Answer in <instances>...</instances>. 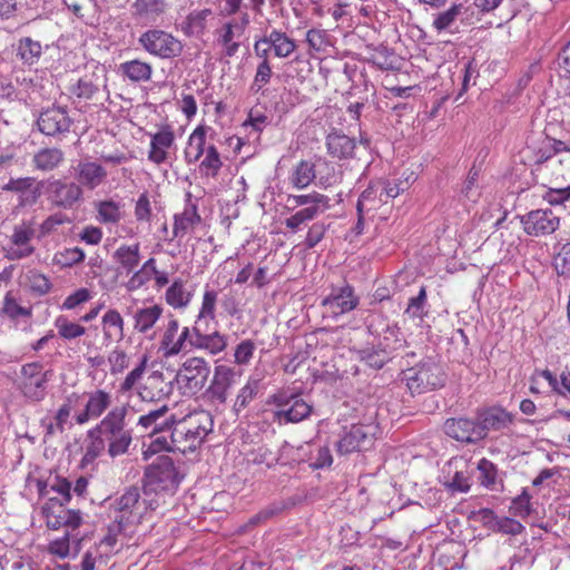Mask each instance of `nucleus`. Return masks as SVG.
<instances>
[{
    "label": "nucleus",
    "instance_id": "56",
    "mask_svg": "<svg viewBox=\"0 0 570 570\" xmlns=\"http://www.w3.org/2000/svg\"><path fill=\"white\" fill-rule=\"evenodd\" d=\"M553 267L558 275L570 277V242L563 244L554 255Z\"/></svg>",
    "mask_w": 570,
    "mask_h": 570
},
{
    "label": "nucleus",
    "instance_id": "15",
    "mask_svg": "<svg viewBox=\"0 0 570 570\" xmlns=\"http://www.w3.org/2000/svg\"><path fill=\"white\" fill-rule=\"evenodd\" d=\"M444 433L461 443L476 444L483 440L476 416L474 419L460 416L444 422Z\"/></svg>",
    "mask_w": 570,
    "mask_h": 570
},
{
    "label": "nucleus",
    "instance_id": "20",
    "mask_svg": "<svg viewBox=\"0 0 570 570\" xmlns=\"http://www.w3.org/2000/svg\"><path fill=\"white\" fill-rule=\"evenodd\" d=\"M476 419L483 440L490 431H502L513 422V415L500 406H491L478 410Z\"/></svg>",
    "mask_w": 570,
    "mask_h": 570
},
{
    "label": "nucleus",
    "instance_id": "40",
    "mask_svg": "<svg viewBox=\"0 0 570 570\" xmlns=\"http://www.w3.org/2000/svg\"><path fill=\"white\" fill-rule=\"evenodd\" d=\"M191 299V293L185 288L181 279H176L166 291V302L174 308L186 307Z\"/></svg>",
    "mask_w": 570,
    "mask_h": 570
},
{
    "label": "nucleus",
    "instance_id": "51",
    "mask_svg": "<svg viewBox=\"0 0 570 570\" xmlns=\"http://www.w3.org/2000/svg\"><path fill=\"white\" fill-rule=\"evenodd\" d=\"M540 374L548 381L553 391L570 399V372L563 371L559 380L549 370H544Z\"/></svg>",
    "mask_w": 570,
    "mask_h": 570
},
{
    "label": "nucleus",
    "instance_id": "9",
    "mask_svg": "<svg viewBox=\"0 0 570 570\" xmlns=\"http://www.w3.org/2000/svg\"><path fill=\"white\" fill-rule=\"evenodd\" d=\"M274 404L278 407L274 413V420L281 424L298 423L307 419L312 412V405L295 394L279 393L273 396Z\"/></svg>",
    "mask_w": 570,
    "mask_h": 570
},
{
    "label": "nucleus",
    "instance_id": "36",
    "mask_svg": "<svg viewBox=\"0 0 570 570\" xmlns=\"http://www.w3.org/2000/svg\"><path fill=\"white\" fill-rule=\"evenodd\" d=\"M106 446L108 448L104 436L95 428L90 429L86 436L85 454L81 460L82 466L92 463L99 458L105 452Z\"/></svg>",
    "mask_w": 570,
    "mask_h": 570
},
{
    "label": "nucleus",
    "instance_id": "6",
    "mask_svg": "<svg viewBox=\"0 0 570 570\" xmlns=\"http://www.w3.org/2000/svg\"><path fill=\"white\" fill-rule=\"evenodd\" d=\"M210 365L203 357H189L177 372L176 381L184 395L194 396L206 385Z\"/></svg>",
    "mask_w": 570,
    "mask_h": 570
},
{
    "label": "nucleus",
    "instance_id": "57",
    "mask_svg": "<svg viewBox=\"0 0 570 570\" xmlns=\"http://www.w3.org/2000/svg\"><path fill=\"white\" fill-rule=\"evenodd\" d=\"M70 219L67 215L62 213H55L49 215L39 226H38V238L50 235L52 232L57 229L58 226L63 224H69Z\"/></svg>",
    "mask_w": 570,
    "mask_h": 570
},
{
    "label": "nucleus",
    "instance_id": "41",
    "mask_svg": "<svg viewBox=\"0 0 570 570\" xmlns=\"http://www.w3.org/2000/svg\"><path fill=\"white\" fill-rule=\"evenodd\" d=\"M114 258L128 274L131 273L140 262L139 245L120 246L114 253Z\"/></svg>",
    "mask_w": 570,
    "mask_h": 570
},
{
    "label": "nucleus",
    "instance_id": "34",
    "mask_svg": "<svg viewBox=\"0 0 570 570\" xmlns=\"http://www.w3.org/2000/svg\"><path fill=\"white\" fill-rule=\"evenodd\" d=\"M330 207H324L322 205H313L306 206L284 220V224L287 229L293 233H296L302 229L308 222L315 219L318 215L325 213Z\"/></svg>",
    "mask_w": 570,
    "mask_h": 570
},
{
    "label": "nucleus",
    "instance_id": "13",
    "mask_svg": "<svg viewBox=\"0 0 570 570\" xmlns=\"http://www.w3.org/2000/svg\"><path fill=\"white\" fill-rule=\"evenodd\" d=\"M72 119L66 108L52 106L41 111L37 119L39 131L49 137L59 138L70 131Z\"/></svg>",
    "mask_w": 570,
    "mask_h": 570
},
{
    "label": "nucleus",
    "instance_id": "38",
    "mask_svg": "<svg viewBox=\"0 0 570 570\" xmlns=\"http://www.w3.org/2000/svg\"><path fill=\"white\" fill-rule=\"evenodd\" d=\"M206 129L198 126L189 136L188 144L185 149V159L188 164H194L200 159L206 151Z\"/></svg>",
    "mask_w": 570,
    "mask_h": 570
},
{
    "label": "nucleus",
    "instance_id": "64",
    "mask_svg": "<svg viewBox=\"0 0 570 570\" xmlns=\"http://www.w3.org/2000/svg\"><path fill=\"white\" fill-rule=\"evenodd\" d=\"M99 91V86L95 83L91 78L83 77L78 80L73 94L78 98L92 99L94 96Z\"/></svg>",
    "mask_w": 570,
    "mask_h": 570
},
{
    "label": "nucleus",
    "instance_id": "44",
    "mask_svg": "<svg viewBox=\"0 0 570 570\" xmlns=\"http://www.w3.org/2000/svg\"><path fill=\"white\" fill-rule=\"evenodd\" d=\"M487 513L491 514V517H492L491 529L494 532H501L504 534L517 535V534H520L524 530V527L518 520H514V519L508 518V517H501V518L497 517L490 510L487 511Z\"/></svg>",
    "mask_w": 570,
    "mask_h": 570
},
{
    "label": "nucleus",
    "instance_id": "62",
    "mask_svg": "<svg viewBox=\"0 0 570 570\" xmlns=\"http://www.w3.org/2000/svg\"><path fill=\"white\" fill-rule=\"evenodd\" d=\"M1 313L11 320H17L19 317H28L31 315L30 309L20 306L10 294H7L4 297Z\"/></svg>",
    "mask_w": 570,
    "mask_h": 570
},
{
    "label": "nucleus",
    "instance_id": "32",
    "mask_svg": "<svg viewBox=\"0 0 570 570\" xmlns=\"http://www.w3.org/2000/svg\"><path fill=\"white\" fill-rule=\"evenodd\" d=\"M203 332L204 330H200L199 327L195 328V348L206 350L213 355H216L226 348L227 338L225 335H222L217 330H213L210 334H203Z\"/></svg>",
    "mask_w": 570,
    "mask_h": 570
},
{
    "label": "nucleus",
    "instance_id": "50",
    "mask_svg": "<svg viewBox=\"0 0 570 570\" xmlns=\"http://www.w3.org/2000/svg\"><path fill=\"white\" fill-rule=\"evenodd\" d=\"M55 326L58 330L59 336L65 340H73L86 333V328L82 325L73 323L65 316L57 317Z\"/></svg>",
    "mask_w": 570,
    "mask_h": 570
},
{
    "label": "nucleus",
    "instance_id": "33",
    "mask_svg": "<svg viewBox=\"0 0 570 570\" xmlns=\"http://www.w3.org/2000/svg\"><path fill=\"white\" fill-rule=\"evenodd\" d=\"M266 46L274 50V55L278 58L289 57L296 49L294 39L289 38L285 32L279 30H272L268 36L263 38Z\"/></svg>",
    "mask_w": 570,
    "mask_h": 570
},
{
    "label": "nucleus",
    "instance_id": "3",
    "mask_svg": "<svg viewBox=\"0 0 570 570\" xmlns=\"http://www.w3.org/2000/svg\"><path fill=\"white\" fill-rule=\"evenodd\" d=\"M127 413L128 407L126 405L116 406L94 426L104 436L108 445L107 452L111 458L127 453L131 444V432L126 429Z\"/></svg>",
    "mask_w": 570,
    "mask_h": 570
},
{
    "label": "nucleus",
    "instance_id": "12",
    "mask_svg": "<svg viewBox=\"0 0 570 570\" xmlns=\"http://www.w3.org/2000/svg\"><path fill=\"white\" fill-rule=\"evenodd\" d=\"M21 391L24 396L33 401H40L46 395V384L51 376V371L42 372V364L32 362L21 367Z\"/></svg>",
    "mask_w": 570,
    "mask_h": 570
},
{
    "label": "nucleus",
    "instance_id": "10",
    "mask_svg": "<svg viewBox=\"0 0 570 570\" xmlns=\"http://www.w3.org/2000/svg\"><path fill=\"white\" fill-rule=\"evenodd\" d=\"M358 303L360 298L355 294L354 287L342 282L331 286L330 293L322 301V306L327 314L337 317L355 309Z\"/></svg>",
    "mask_w": 570,
    "mask_h": 570
},
{
    "label": "nucleus",
    "instance_id": "47",
    "mask_svg": "<svg viewBox=\"0 0 570 570\" xmlns=\"http://www.w3.org/2000/svg\"><path fill=\"white\" fill-rule=\"evenodd\" d=\"M41 45L29 37L22 38L18 45V56L28 65L35 63L41 56Z\"/></svg>",
    "mask_w": 570,
    "mask_h": 570
},
{
    "label": "nucleus",
    "instance_id": "14",
    "mask_svg": "<svg viewBox=\"0 0 570 570\" xmlns=\"http://www.w3.org/2000/svg\"><path fill=\"white\" fill-rule=\"evenodd\" d=\"M146 478L150 485L161 490L177 488L180 482L174 461L168 455L158 456L147 469Z\"/></svg>",
    "mask_w": 570,
    "mask_h": 570
},
{
    "label": "nucleus",
    "instance_id": "46",
    "mask_svg": "<svg viewBox=\"0 0 570 570\" xmlns=\"http://www.w3.org/2000/svg\"><path fill=\"white\" fill-rule=\"evenodd\" d=\"M223 163L219 153L214 145L206 148L205 158L199 165L200 171L207 177H216L220 170Z\"/></svg>",
    "mask_w": 570,
    "mask_h": 570
},
{
    "label": "nucleus",
    "instance_id": "55",
    "mask_svg": "<svg viewBox=\"0 0 570 570\" xmlns=\"http://www.w3.org/2000/svg\"><path fill=\"white\" fill-rule=\"evenodd\" d=\"M273 76L269 60L261 61L256 68L254 80L250 85V90L255 94L263 90L264 86L271 81Z\"/></svg>",
    "mask_w": 570,
    "mask_h": 570
},
{
    "label": "nucleus",
    "instance_id": "39",
    "mask_svg": "<svg viewBox=\"0 0 570 570\" xmlns=\"http://www.w3.org/2000/svg\"><path fill=\"white\" fill-rule=\"evenodd\" d=\"M119 71L134 82L148 81L151 78L153 68L140 60H130L119 65Z\"/></svg>",
    "mask_w": 570,
    "mask_h": 570
},
{
    "label": "nucleus",
    "instance_id": "24",
    "mask_svg": "<svg viewBox=\"0 0 570 570\" xmlns=\"http://www.w3.org/2000/svg\"><path fill=\"white\" fill-rule=\"evenodd\" d=\"M65 163V153L58 147H42L31 158L35 170L50 173L58 169Z\"/></svg>",
    "mask_w": 570,
    "mask_h": 570
},
{
    "label": "nucleus",
    "instance_id": "54",
    "mask_svg": "<svg viewBox=\"0 0 570 570\" xmlns=\"http://www.w3.org/2000/svg\"><path fill=\"white\" fill-rule=\"evenodd\" d=\"M258 392V381L249 380L238 392L234 407L236 411L245 409L256 396Z\"/></svg>",
    "mask_w": 570,
    "mask_h": 570
},
{
    "label": "nucleus",
    "instance_id": "16",
    "mask_svg": "<svg viewBox=\"0 0 570 570\" xmlns=\"http://www.w3.org/2000/svg\"><path fill=\"white\" fill-rule=\"evenodd\" d=\"M42 181H37L35 177L10 178L3 186V190L17 194L16 208L31 207L36 205L41 197Z\"/></svg>",
    "mask_w": 570,
    "mask_h": 570
},
{
    "label": "nucleus",
    "instance_id": "27",
    "mask_svg": "<svg viewBox=\"0 0 570 570\" xmlns=\"http://www.w3.org/2000/svg\"><path fill=\"white\" fill-rule=\"evenodd\" d=\"M202 220L197 206L191 203L190 195L188 194L187 204L180 214L174 216L173 236L181 237L195 225Z\"/></svg>",
    "mask_w": 570,
    "mask_h": 570
},
{
    "label": "nucleus",
    "instance_id": "8",
    "mask_svg": "<svg viewBox=\"0 0 570 570\" xmlns=\"http://www.w3.org/2000/svg\"><path fill=\"white\" fill-rule=\"evenodd\" d=\"M138 42L147 52L163 59L179 56L184 48L177 38L159 29L147 30L139 37Z\"/></svg>",
    "mask_w": 570,
    "mask_h": 570
},
{
    "label": "nucleus",
    "instance_id": "31",
    "mask_svg": "<svg viewBox=\"0 0 570 570\" xmlns=\"http://www.w3.org/2000/svg\"><path fill=\"white\" fill-rule=\"evenodd\" d=\"M165 0H135L131 4L132 16L148 21L155 22L166 10Z\"/></svg>",
    "mask_w": 570,
    "mask_h": 570
},
{
    "label": "nucleus",
    "instance_id": "23",
    "mask_svg": "<svg viewBox=\"0 0 570 570\" xmlns=\"http://www.w3.org/2000/svg\"><path fill=\"white\" fill-rule=\"evenodd\" d=\"M106 177V169L95 161L81 160L75 167L76 184L80 185L81 188L95 189Z\"/></svg>",
    "mask_w": 570,
    "mask_h": 570
},
{
    "label": "nucleus",
    "instance_id": "60",
    "mask_svg": "<svg viewBox=\"0 0 570 570\" xmlns=\"http://www.w3.org/2000/svg\"><path fill=\"white\" fill-rule=\"evenodd\" d=\"M531 497L528 493L527 490H523L522 493L518 497H515L510 505V512L513 515L520 517V518H527L532 512L531 507Z\"/></svg>",
    "mask_w": 570,
    "mask_h": 570
},
{
    "label": "nucleus",
    "instance_id": "63",
    "mask_svg": "<svg viewBox=\"0 0 570 570\" xmlns=\"http://www.w3.org/2000/svg\"><path fill=\"white\" fill-rule=\"evenodd\" d=\"M255 351V344L250 340H244L235 347L234 358L238 365H246L249 363Z\"/></svg>",
    "mask_w": 570,
    "mask_h": 570
},
{
    "label": "nucleus",
    "instance_id": "42",
    "mask_svg": "<svg viewBox=\"0 0 570 570\" xmlns=\"http://www.w3.org/2000/svg\"><path fill=\"white\" fill-rule=\"evenodd\" d=\"M286 203L291 209H295L301 206H313L316 204L324 207H330V198L317 191L304 195H289L286 199Z\"/></svg>",
    "mask_w": 570,
    "mask_h": 570
},
{
    "label": "nucleus",
    "instance_id": "25",
    "mask_svg": "<svg viewBox=\"0 0 570 570\" xmlns=\"http://www.w3.org/2000/svg\"><path fill=\"white\" fill-rule=\"evenodd\" d=\"M169 407L167 404L161 405L156 410H150L147 414H144L138 420V425L145 430L150 429L151 434H158L165 430H170L174 424V416L167 417Z\"/></svg>",
    "mask_w": 570,
    "mask_h": 570
},
{
    "label": "nucleus",
    "instance_id": "7",
    "mask_svg": "<svg viewBox=\"0 0 570 570\" xmlns=\"http://www.w3.org/2000/svg\"><path fill=\"white\" fill-rule=\"evenodd\" d=\"M65 502L58 497H50L41 508L42 517L49 529L59 530L62 527L75 530L82 522L79 510L67 509Z\"/></svg>",
    "mask_w": 570,
    "mask_h": 570
},
{
    "label": "nucleus",
    "instance_id": "37",
    "mask_svg": "<svg viewBox=\"0 0 570 570\" xmlns=\"http://www.w3.org/2000/svg\"><path fill=\"white\" fill-rule=\"evenodd\" d=\"M392 354V346L385 344L384 346L366 347L360 351V358L370 367L380 370L390 360Z\"/></svg>",
    "mask_w": 570,
    "mask_h": 570
},
{
    "label": "nucleus",
    "instance_id": "35",
    "mask_svg": "<svg viewBox=\"0 0 570 570\" xmlns=\"http://www.w3.org/2000/svg\"><path fill=\"white\" fill-rule=\"evenodd\" d=\"M316 178L315 165L311 160H301L294 168L288 178L289 184L297 188L308 187Z\"/></svg>",
    "mask_w": 570,
    "mask_h": 570
},
{
    "label": "nucleus",
    "instance_id": "59",
    "mask_svg": "<svg viewBox=\"0 0 570 570\" xmlns=\"http://www.w3.org/2000/svg\"><path fill=\"white\" fill-rule=\"evenodd\" d=\"M98 218L102 223H118L121 218L119 206L112 200L99 203Z\"/></svg>",
    "mask_w": 570,
    "mask_h": 570
},
{
    "label": "nucleus",
    "instance_id": "18",
    "mask_svg": "<svg viewBox=\"0 0 570 570\" xmlns=\"http://www.w3.org/2000/svg\"><path fill=\"white\" fill-rule=\"evenodd\" d=\"M525 234L530 236H542L552 234L559 227V217L549 208L535 209L521 217Z\"/></svg>",
    "mask_w": 570,
    "mask_h": 570
},
{
    "label": "nucleus",
    "instance_id": "19",
    "mask_svg": "<svg viewBox=\"0 0 570 570\" xmlns=\"http://www.w3.org/2000/svg\"><path fill=\"white\" fill-rule=\"evenodd\" d=\"M37 226L36 217L22 219L13 226L10 240L17 248L11 252V258L21 259L29 257L35 252V247L30 243L38 236Z\"/></svg>",
    "mask_w": 570,
    "mask_h": 570
},
{
    "label": "nucleus",
    "instance_id": "2",
    "mask_svg": "<svg viewBox=\"0 0 570 570\" xmlns=\"http://www.w3.org/2000/svg\"><path fill=\"white\" fill-rule=\"evenodd\" d=\"M171 442L177 451H193L213 430V417L207 411H197L175 422L170 428Z\"/></svg>",
    "mask_w": 570,
    "mask_h": 570
},
{
    "label": "nucleus",
    "instance_id": "21",
    "mask_svg": "<svg viewBox=\"0 0 570 570\" xmlns=\"http://www.w3.org/2000/svg\"><path fill=\"white\" fill-rule=\"evenodd\" d=\"M373 435L370 428L365 425H352L337 442V451L341 454H348L354 451H362L371 446Z\"/></svg>",
    "mask_w": 570,
    "mask_h": 570
},
{
    "label": "nucleus",
    "instance_id": "1",
    "mask_svg": "<svg viewBox=\"0 0 570 570\" xmlns=\"http://www.w3.org/2000/svg\"><path fill=\"white\" fill-rule=\"evenodd\" d=\"M524 164L532 167V173L541 179L563 176L556 171L557 167L562 166L564 160L561 157L556 158V142L553 138L539 134L531 136L527 140V146L521 151Z\"/></svg>",
    "mask_w": 570,
    "mask_h": 570
},
{
    "label": "nucleus",
    "instance_id": "43",
    "mask_svg": "<svg viewBox=\"0 0 570 570\" xmlns=\"http://www.w3.org/2000/svg\"><path fill=\"white\" fill-rule=\"evenodd\" d=\"M154 273H156V261L155 258H149L145 262L142 267L130 277L126 285L127 289L132 292L140 288L151 279Z\"/></svg>",
    "mask_w": 570,
    "mask_h": 570
},
{
    "label": "nucleus",
    "instance_id": "53",
    "mask_svg": "<svg viewBox=\"0 0 570 570\" xmlns=\"http://www.w3.org/2000/svg\"><path fill=\"white\" fill-rule=\"evenodd\" d=\"M79 399L80 396L78 394L72 393L67 397L66 402L57 411L55 422L58 432L62 433L65 431V425L69 422L72 407L76 403H78Z\"/></svg>",
    "mask_w": 570,
    "mask_h": 570
},
{
    "label": "nucleus",
    "instance_id": "4",
    "mask_svg": "<svg viewBox=\"0 0 570 570\" xmlns=\"http://www.w3.org/2000/svg\"><path fill=\"white\" fill-rule=\"evenodd\" d=\"M403 380L412 394H422L442 387L446 377L441 365L428 358L405 370Z\"/></svg>",
    "mask_w": 570,
    "mask_h": 570
},
{
    "label": "nucleus",
    "instance_id": "17",
    "mask_svg": "<svg viewBox=\"0 0 570 570\" xmlns=\"http://www.w3.org/2000/svg\"><path fill=\"white\" fill-rule=\"evenodd\" d=\"M48 200L53 207L62 209L73 208L82 198L83 190L75 181L55 179L49 183Z\"/></svg>",
    "mask_w": 570,
    "mask_h": 570
},
{
    "label": "nucleus",
    "instance_id": "58",
    "mask_svg": "<svg viewBox=\"0 0 570 570\" xmlns=\"http://www.w3.org/2000/svg\"><path fill=\"white\" fill-rule=\"evenodd\" d=\"M107 361L110 365L111 375H118L129 366V356L124 350L119 347L114 348L108 354Z\"/></svg>",
    "mask_w": 570,
    "mask_h": 570
},
{
    "label": "nucleus",
    "instance_id": "30",
    "mask_svg": "<svg viewBox=\"0 0 570 570\" xmlns=\"http://www.w3.org/2000/svg\"><path fill=\"white\" fill-rule=\"evenodd\" d=\"M163 312L164 308L158 304L138 308L132 314L134 330L140 334H146L154 327Z\"/></svg>",
    "mask_w": 570,
    "mask_h": 570
},
{
    "label": "nucleus",
    "instance_id": "28",
    "mask_svg": "<svg viewBox=\"0 0 570 570\" xmlns=\"http://www.w3.org/2000/svg\"><path fill=\"white\" fill-rule=\"evenodd\" d=\"M102 334H104V341L107 343L110 342H120L125 337L124 326L125 322L120 313L115 309L110 308L108 309L102 318Z\"/></svg>",
    "mask_w": 570,
    "mask_h": 570
},
{
    "label": "nucleus",
    "instance_id": "11",
    "mask_svg": "<svg viewBox=\"0 0 570 570\" xmlns=\"http://www.w3.org/2000/svg\"><path fill=\"white\" fill-rule=\"evenodd\" d=\"M240 373L234 367L219 364L214 368L213 379L206 390L207 399L216 404H225L229 390L236 384Z\"/></svg>",
    "mask_w": 570,
    "mask_h": 570
},
{
    "label": "nucleus",
    "instance_id": "29",
    "mask_svg": "<svg viewBox=\"0 0 570 570\" xmlns=\"http://www.w3.org/2000/svg\"><path fill=\"white\" fill-rule=\"evenodd\" d=\"M213 14L210 9L194 10L187 14L180 28L187 37L200 38L206 31L207 19Z\"/></svg>",
    "mask_w": 570,
    "mask_h": 570
},
{
    "label": "nucleus",
    "instance_id": "45",
    "mask_svg": "<svg viewBox=\"0 0 570 570\" xmlns=\"http://www.w3.org/2000/svg\"><path fill=\"white\" fill-rule=\"evenodd\" d=\"M428 296L425 287H421L419 294L409 299L405 314L412 320H419L420 322L428 315Z\"/></svg>",
    "mask_w": 570,
    "mask_h": 570
},
{
    "label": "nucleus",
    "instance_id": "26",
    "mask_svg": "<svg viewBox=\"0 0 570 570\" xmlns=\"http://www.w3.org/2000/svg\"><path fill=\"white\" fill-rule=\"evenodd\" d=\"M326 148L332 158L347 159L353 157L356 141L345 134L334 131L326 137Z\"/></svg>",
    "mask_w": 570,
    "mask_h": 570
},
{
    "label": "nucleus",
    "instance_id": "5",
    "mask_svg": "<svg viewBox=\"0 0 570 570\" xmlns=\"http://www.w3.org/2000/svg\"><path fill=\"white\" fill-rule=\"evenodd\" d=\"M118 514L110 531L132 532L131 528L138 525L146 515V508L141 502L140 491L137 487H129L116 501Z\"/></svg>",
    "mask_w": 570,
    "mask_h": 570
},
{
    "label": "nucleus",
    "instance_id": "49",
    "mask_svg": "<svg viewBox=\"0 0 570 570\" xmlns=\"http://www.w3.org/2000/svg\"><path fill=\"white\" fill-rule=\"evenodd\" d=\"M148 356L145 354L141 356L139 363L126 375L124 381L119 385V392L126 394L130 392L137 383L142 379L146 371Z\"/></svg>",
    "mask_w": 570,
    "mask_h": 570
},
{
    "label": "nucleus",
    "instance_id": "48",
    "mask_svg": "<svg viewBox=\"0 0 570 570\" xmlns=\"http://www.w3.org/2000/svg\"><path fill=\"white\" fill-rule=\"evenodd\" d=\"M476 468L480 473V475H479L480 483L488 489L495 490L497 484H498L497 466L490 460L483 458L478 462Z\"/></svg>",
    "mask_w": 570,
    "mask_h": 570
},
{
    "label": "nucleus",
    "instance_id": "61",
    "mask_svg": "<svg viewBox=\"0 0 570 570\" xmlns=\"http://www.w3.org/2000/svg\"><path fill=\"white\" fill-rule=\"evenodd\" d=\"M462 4H453L449 10L441 12L433 21V27L438 31L448 29L461 14Z\"/></svg>",
    "mask_w": 570,
    "mask_h": 570
},
{
    "label": "nucleus",
    "instance_id": "22",
    "mask_svg": "<svg viewBox=\"0 0 570 570\" xmlns=\"http://www.w3.org/2000/svg\"><path fill=\"white\" fill-rule=\"evenodd\" d=\"M111 405L110 393L96 390L87 393L85 409L75 416L77 424L82 425L90 420L98 419Z\"/></svg>",
    "mask_w": 570,
    "mask_h": 570
},
{
    "label": "nucleus",
    "instance_id": "52",
    "mask_svg": "<svg viewBox=\"0 0 570 570\" xmlns=\"http://www.w3.org/2000/svg\"><path fill=\"white\" fill-rule=\"evenodd\" d=\"M178 331V321L176 318H170L166 325V328L160 341V350L167 357L171 356L173 348L176 346L175 341L177 340Z\"/></svg>",
    "mask_w": 570,
    "mask_h": 570
}]
</instances>
